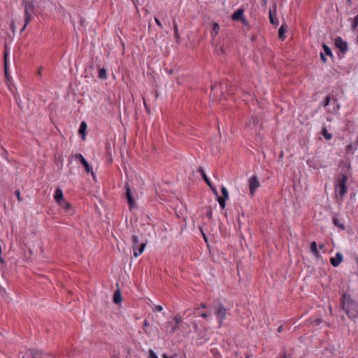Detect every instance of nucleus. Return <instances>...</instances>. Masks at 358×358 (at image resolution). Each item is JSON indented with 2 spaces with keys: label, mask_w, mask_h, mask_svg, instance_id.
Segmentation results:
<instances>
[{
  "label": "nucleus",
  "mask_w": 358,
  "mask_h": 358,
  "mask_svg": "<svg viewBox=\"0 0 358 358\" xmlns=\"http://www.w3.org/2000/svg\"><path fill=\"white\" fill-rule=\"evenodd\" d=\"M342 308L352 320L358 317V302L352 299L348 294H343Z\"/></svg>",
  "instance_id": "f257e3e1"
},
{
  "label": "nucleus",
  "mask_w": 358,
  "mask_h": 358,
  "mask_svg": "<svg viewBox=\"0 0 358 358\" xmlns=\"http://www.w3.org/2000/svg\"><path fill=\"white\" fill-rule=\"evenodd\" d=\"M22 5L24 7V24L21 29V32L23 31L27 26L29 24L33 18V14L35 11V3L32 0H24Z\"/></svg>",
  "instance_id": "f03ea898"
},
{
  "label": "nucleus",
  "mask_w": 358,
  "mask_h": 358,
  "mask_svg": "<svg viewBox=\"0 0 358 358\" xmlns=\"http://www.w3.org/2000/svg\"><path fill=\"white\" fill-rule=\"evenodd\" d=\"M347 182L348 176L345 174H341V176L336 180L335 192L339 194L341 199H343L345 194L347 193Z\"/></svg>",
  "instance_id": "7ed1b4c3"
},
{
  "label": "nucleus",
  "mask_w": 358,
  "mask_h": 358,
  "mask_svg": "<svg viewBox=\"0 0 358 358\" xmlns=\"http://www.w3.org/2000/svg\"><path fill=\"white\" fill-rule=\"evenodd\" d=\"M132 241V250L134 252V256L138 257L141 255L145 250L147 242L141 243L138 236L133 235L131 236Z\"/></svg>",
  "instance_id": "20e7f679"
},
{
  "label": "nucleus",
  "mask_w": 358,
  "mask_h": 358,
  "mask_svg": "<svg viewBox=\"0 0 358 358\" xmlns=\"http://www.w3.org/2000/svg\"><path fill=\"white\" fill-rule=\"evenodd\" d=\"M227 309L224 308L222 303L220 302L217 304V308L215 311V315L216 316V319L218 321L219 327H220L222 324V322L226 317Z\"/></svg>",
  "instance_id": "39448f33"
},
{
  "label": "nucleus",
  "mask_w": 358,
  "mask_h": 358,
  "mask_svg": "<svg viewBox=\"0 0 358 358\" xmlns=\"http://www.w3.org/2000/svg\"><path fill=\"white\" fill-rule=\"evenodd\" d=\"M260 182L258 180L257 176H252L248 180V187L250 190V194L252 196H254L257 189L260 187Z\"/></svg>",
  "instance_id": "423d86ee"
},
{
  "label": "nucleus",
  "mask_w": 358,
  "mask_h": 358,
  "mask_svg": "<svg viewBox=\"0 0 358 358\" xmlns=\"http://www.w3.org/2000/svg\"><path fill=\"white\" fill-rule=\"evenodd\" d=\"M73 157L76 159H78L80 162V163L84 166L85 171L88 173H92V176H94V173L92 171V169L90 166L89 163L87 162V160L84 158L83 155L80 153H76L73 155Z\"/></svg>",
  "instance_id": "0eeeda50"
},
{
  "label": "nucleus",
  "mask_w": 358,
  "mask_h": 358,
  "mask_svg": "<svg viewBox=\"0 0 358 358\" xmlns=\"http://www.w3.org/2000/svg\"><path fill=\"white\" fill-rule=\"evenodd\" d=\"M335 45L342 52H345L348 50L347 43L341 37H337L335 39Z\"/></svg>",
  "instance_id": "6e6552de"
},
{
  "label": "nucleus",
  "mask_w": 358,
  "mask_h": 358,
  "mask_svg": "<svg viewBox=\"0 0 358 358\" xmlns=\"http://www.w3.org/2000/svg\"><path fill=\"white\" fill-rule=\"evenodd\" d=\"M54 199L60 206H62V202H64V199L63 192L60 188L56 189L54 194Z\"/></svg>",
  "instance_id": "1a4fd4ad"
},
{
  "label": "nucleus",
  "mask_w": 358,
  "mask_h": 358,
  "mask_svg": "<svg viewBox=\"0 0 358 358\" xmlns=\"http://www.w3.org/2000/svg\"><path fill=\"white\" fill-rule=\"evenodd\" d=\"M343 259V255L341 252H336L334 257L330 258V263L333 266L336 267L341 264Z\"/></svg>",
  "instance_id": "9d476101"
},
{
  "label": "nucleus",
  "mask_w": 358,
  "mask_h": 358,
  "mask_svg": "<svg viewBox=\"0 0 358 358\" xmlns=\"http://www.w3.org/2000/svg\"><path fill=\"white\" fill-rule=\"evenodd\" d=\"M231 19L234 21L241 20L243 22H245V19L243 16V9L239 8L234 13L231 15Z\"/></svg>",
  "instance_id": "9b49d317"
},
{
  "label": "nucleus",
  "mask_w": 358,
  "mask_h": 358,
  "mask_svg": "<svg viewBox=\"0 0 358 358\" xmlns=\"http://www.w3.org/2000/svg\"><path fill=\"white\" fill-rule=\"evenodd\" d=\"M23 358H41V353L39 351L29 350L23 355Z\"/></svg>",
  "instance_id": "f8f14e48"
},
{
  "label": "nucleus",
  "mask_w": 358,
  "mask_h": 358,
  "mask_svg": "<svg viewBox=\"0 0 358 358\" xmlns=\"http://www.w3.org/2000/svg\"><path fill=\"white\" fill-rule=\"evenodd\" d=\"M125 188H126V197H127V199L128 201V203H129V205L131 208H132L134 206V201L132 198V196H131V190L128 186V185L127 184L125 185Z\"/></svg>",
  "instance_id": "ddd939ff"
},
{
  "label": "nucleus",
  "mask_w": 358,
  "mask_h": 358,
  "mask_svg": "<svg viewBox=\"0 0 358 358\" xmlns=\"http://www.w3.org/2000/svg\"><path fill=\"white\" fill-rule=\"evenodd\" d=\"M287 24L285 23L282 24V25L280 26V27L278 30V36L280 40H282V41L285 40V34L287 32Z\"/></svg>",
  "instance_id": "4468645a"
},
{
  "label": "nucleus",
  "mask_w": 358,
  "mask_h": 358,
  "mask_svg": "<svg viewBox=\"0 0 358 358\" xmlns=\"http://www.w3.org/2000/svg\"><path fill=\"white\" fill-rule=\"evenodd\" d=\"M310 250L311 252L314 255V256L317 258L320 257V253L317 248V243L315 241H313L310 244Z\"/></svg>",
  "instance_id": "2eb2a0df"
},
{
  "label": "nucleus",
  "mask_w": 358,
  "mask_h": 358,
  "mask_svg": "<svg viewBox=\"0 0 358 358\" xmlns=\"http://www.w3.org/2000/svg\"><path fill=\"white\" fill-rule=\"evenodd\" d=\"M87 127V123L85 122H81V123L80 124L78 133H79V134L82 135L83 139L85 138Z\"/></svg>",
  "instance_id": "dca6fc26"
},
{
  "label": "nucleus",
  "mask_w": 358,
  "mask_h": 358,
  "mask_svg": "<svg viewBox=\"0 0 358 358\" xmlns=\"http://www.w3.org/2000/svg\"><path fill=\"white\" fill-rule=\"evenodd\" d=\"M306 163L308 166L312 167L315 169H317L320 168V165L317 162H315V157L310 158L306 161Z\"/></svg>",
  "instance_id": "f3484780"
},
{
  "label": "nucleus",
  "mask_w": 358,
  "mask_h": 358,
  "mask_svg": "<svg viewBox=\"0 0 358 358\" xmlns=\"http://www.w3.org/2000/svg\"><path fill=\"white\" fill-rule=\"evenodd\" d=\"M269 20L270 22L273 25L278 24V20L275 13H273L271 10H269Z\"/></svg>",
  "instance_id": "a211bd4d"
},
{
  "label": "nucleus",
  "mask_w": 358,
  "mask_h": 358,
  "mask_svg": "<svg viewBox=\"0 0 358 358\" xmlns=\"http://www.w3.org/2000/svg\"><path fill=\"white\" fill-rule=\"evenodd\" d=\"M122 301V296L119 289L116 290L113 294V302L118 304Z\"/></svg>",
  "instance_id": "6ab92c4d"
},
{
  "label": "nucleus",
  "mask_w": 358,
  "mask_h": 358,
  "mask_svg": "<svg viewBox=\"0 0 358 358\" xmlns=\"http://www.w3.org/2000/svg\"><path fill=\"white\" fill-rule=\"evenodd\" d=\"M321 134L324 136V138L327 140V141H329L332 138V135L328 132L327 129L326 127H323L321 130Z\"/></svg>",
  "instance_id": "aec40b11"
},
{
  "label": "nucleus",
  "mask_w": 358,
  "mask_h": 358,
  "mask_svg": "<svg viewBox=\"0 0 358 358\" xmlns=\"http://www.w3.org/2000/svg\"><path fill=\"white\" fill-rule=\"evenodd\" d=\"M98 77L100 79L105 80L107 78V71L104 68H101L99 70Z\"/></svg>",
  "instance_id": "412c9836"
},
{
  "label": "nucleus",
  "mask_w": 358,
  "mask_h": 358,
  "mask_svg": "<svg viewBox=\"0 0 358 358\" xmlns=\"http://www.w3.org/2000/svg\"><path fill=\"white\" fill-rule=\"evenodd\" d=\"M219 29H220L219 24L217 23H216V22L213 23V31H212V36H213V37L214 36H216V35L218 34Z\"/></svg>",
  "instance_id": "4be33fe9"
},
{
  "label": "nucleus",
  "mask_w": 358,
  "mask_h": 358,
  "mask_svg": "<svg viewBox=\"0 0 358 358\" xmlns=\"http://www.w3.org/2000/svg\"><path fill=\"white\" fill-rule=\"evenodd\" d=\"M333 222L335 226L338 227L342 230L345 229V225L343 223H341L338 219L334 218L333 220Z\"/></svg>",
  "instance_id": "5701e85b"
},
{
  "label": "nucleus",
  "mask_w": 358,
  "mask_h": 358,
  "mask_svg": "<svg viewBox=\"0 0 358 358\" xmlns=\"http://www.w3.org/2000/svg\"><path fill=\"white\" fill-rule=\"evenodd\" d=\"M346 153H353L356 150V147L353 144H349L346 146Z\"/></svg>",
  "instance_id": "b1692460"
},
{
  "label": "nucleus",
  "mask_w": 358,
  "mask_h": 358,
  "mask_svg": "<svg viewBox=\"0 0 358 358\" xmlns=\"http://www.w3.org/2000/svg\"><path fill=\"white\" fill-rule=\"evenodd\" d=\"M322 48H323V50L324 52V54H325L327 55L332 56V52H331V48L329 46H327L325 44H323Z\"/></svg>",
  "instance_id": "393cba45"
},
{
  "label": "nucleus",
  "mask_w": 358,
  "mask_h": 358,
  "mask_svg": "<svg viewBox=\"0 0 358 358\" xmlns=\"http://www.w3.org/2000/svg\"><path fill=\"white\" fill-rule=\"evenodd\" d=\"M215 52L217 55H223L224 54V50L222 46H219L218 45H216Z\"/></svg>",
  "instance_id": "a878e982"
},
{
  "label": "nucleus",
  "mask_w": 358,
  "mask_h": 358,
  "mask_svg": "<svg viewBox=\"0 0 358 358\" xmlns=\"http://www.w3.org/2000/svg\"><path fill=\"white\" fill-rule=\"evenodd\" d=\"M201 171L202 177H203V180H205V182L208 184V185L210 188H212L211 183H210L209 178L207 177L206 174L204 173V171L203 170H201Z\"/></svg>",
  "instance_id": "bb28decb"
},
{
  "label": "nucleus",
  "mask_w": 358,
  "mask_h": 358,
  "mask_svg": "<svg viewBox=\"0 0 358 358\" xmlns=\"http://www.w3.org/2000/svg\"><path fill=\"white\" fill-rule=\"evenodd\" d=\"M221 192L223 196V199H227L229 198V193L227 189L225 187H222Z\"/></svg>",
  "instance_id": "cd10ccee"
},
{
  "label": "nucleus",
  "mask_w": 358,
  "mask_h": 358,
  "mask_svg": "<svg viewBox=\"0 0 358 358\" xmlns=\"http://www.w3.org/2000/svg\"><path fill=\"white\" fill-rule=\"evenodd\" d=\"M225 200L226 199H223L222 197H218L217 199L218 203L222 209L225 208Z\"/></svg>",
  "instance_id": "c85d7f7f"
},
{
  "label": "nucleus",
  "mask_w": 358,
  "mask_h": 358,
  "mask_svg": "<svg viewBox=\"0 0 358 358\" xmlns=\"http://www.w3.org/2000/svg\"><path fill=\"white\" fill-rule=\"evenodd\" d=\"M332 104H333L332 112L334 113H338V111L339 110V108H340L339 104L337 103L336 101H334Z\"/></svg>",
  "instance_id": "c756f323"
},
{
  "label": "nucleus",
  "mask_w": 358,
  "mask_h": 358,
  "mask_svg": "<svg viewBox=\"0 0 358 358\" xmlns=\"http://www.w3.org/2000/svg\"><path fill=\"white\" fill-rule=\"evenodd\" d=\"M173 29H174V36L176 38H178L179 37L178 27L177 24L175 22H173Z\"/></svg>",
  "instance_id": "7c9ffc66"
},
{
  "label": "nucleus",
  "mask_w": 358,
  "mask_h": 358,
  "mask_svg": "<svg viewBox=\"0 0 358 358\" xmlns=\"http://www.w3.org/2000/svg\"><path fill=\"white\" fill-rule=\"evenodd\" d=\"M4 62H5V75L8 78V69H7V53L4 54Z\"/></svg>",
  "instance_id": "2f4dec72"
},
{
  "label": "nucleus",
  "mask_w": 358,
  "mask_h": 358,
  "mask_svg": "<svg viewBox=\"0 0 358 358\" xmlns=\"http://www.w3.org/2000/svg\"><path fill=\"white\" fill-rule=\"evenodd\" d=\"M358 25V14L354 17L352 29H355Z\"/></svg>",
  "instance_id": "473e14b6"
},
{
  "label": "nucleus",
  "mask_w": 358,
  "mask_h": 358,
  "mask_svg": "<svg viewBox=\"0 0 358 358\" xmlns=\"http://www.w3.org/2000/svg\"><path fill=\"white\" fill-rule=\"evenodd\" d=\"M148 358H158V356L152 350H150Z\"/></svg>",
  "instance_id": "72a5a7b5"
},
{
  "label": "nucleus",
  "mask_w": 358,
  "mask_h": 358,
  "mask_svg": "<svg viewBox=\"0 0 358 358\" xmlns=\"http://www.w3.org/2000/svg\"><path fill=\"white\" fill-rule=\"evenodd\" d=\"M62 208H69L71 207V205L70 203H69L68 202H66L65 200L64 201V202H62Z\"/></svg>",
  "instance_id": "f704fd0d"
},
{
  "label": "nucleus",
  "mask_w": 358,
  "mask_h": 358,
  "mask_svg": "<svg viewBox=\"0 0 358 358\" xmlns=\"http://www.w3.org/2000/svg\"><path fill=\"white\" fill-rule=\"evenodd\" d=\"M330 102H331L330 97L329 96L326 97L325 101H324V106H327L328 105H329Z\"/></svg>",
  "instance_id": "c9c22d12"
},
{
  "label": "nucleus",
  "mask_w": 358,
  "mask_h": 358,
  "mask_svg": "<svg viewBox=\"0 0 358 358\" xmlns=\"http://www.w3.org/2000/svg\"><path fill=\"white\" fill-rule=\"evenodd\" d=\"M155 21L156 22V24L160 27V28H162V24L161 23V22L159 21V20L157 18V17H155Z\"/></svg>",
  "instance_id": "e433bc0d"
},
{
  "label": "nucleus",
  "mask_w": 358,
  "mask_h": 358,
  "mask_svg": "<svg viewBox=\"0 0 358 358\" xmlns=\"http://www.w3.org/2000/svg\"><path fill=\"white\" fill-rule=\"evenodd\" d=\"M174 320L176 322V325H178L181 322V318L178 317H175Z\"/></svg>",
  "instance_id": "4c0bfd02"
},
{
  "label": "nucleus",
  "mask_w": 358,
  "mask_h": 358,
  "mask_svg": "<svg viewBox=\"0 0 358 358\" xmlns=\"http://www.w3.org/2000/svg\"><path fill=\"white\" fill-rule=\"evenodd\" d=\"M178 325H176V324L173 326L171 329V334H174L175 331H176V329H178Z\"/></svg>",
  "instance_id": "58836bf2"
},
{
  "label": "nucleus",
  "mask_w": 358,
  "mask_h": 358,
  "mask_svg": "<svg viewBox=\"0 0 358 358\" xmlns=\"http://www.w3.org/2000/svg\"><path fill=\"white\" fill-rule=\"evenodd\" d=\"M15 194H16V196L17 197L18 201H21V198H20V191L19 190H16L15 191Z\"/></svg>",
  "instance_id": "ea45409f"
},
{
  "label": "nucleus",
  "mask_w": 358,
  "mask_h": 358,
  "mask_svg": "<svg viewBox=\"0 0 358 358\" xmlns=\"http://www.w3.org/2000/svg\"><path fill=\"white\" fill-rule=\"evenodd\" d=\"M320 57H321V59H322L324 62H325L327 61V59H326V57H325V56H324V54L323 52H321V53H320Z\"/></svg>",
  "instance_id": "a19ab883"
},
{
  "label": "nucleus",
  "mask_w": 358,
  "mask_h": 358,
  "mask_svg": "<svg viewBox=\"0 0 358 358\" xmlns=\"http://www.w3.org/2000/svg\"><path fill=\"white\" fill-rule=\"evenodd\" d=\"M155 309H156V310H157V311L160 312V311H162V310L163 308H162V306H157L155 307Z\"/></svg>",
  "instance_id": "79ce46f5"
},
{
  "label": "nucleus",
  "mask_w": 358,
  "mask_h": 358,
  "mask_svg": "<svg viewBox=\"0 0 358 358\" xmlns=\"http://www.w3.org/2000/svg\"><path fill=\"white\" fill-rule=\"evenodd\" d=\"M208 316V313H203L201 314V317L203 318H206Z\"/></svg>",
  "instance_id": "37998d69"
},
{
  "label": "nucleus",
  "mask_w": 358,
  "mask_h": 358,
  "mask_svg": "<svg viewBox=\"0 0 358 358\" xmlns=\"http://www.w3.org/2000/svg\"><path fill=\"white\" fill-rule=\"evenodd\" d=\"M10 29L13 31H15V24L13 22H12L10 24Z\"/></svg>",
  "instance_id": "c03bdc74"
},
{
  "label": "nucleus",
  "mask_w": 358,
  "mask_h": 358,
  "mask_svg": "<svg viewBox=\"0 0 358 358\" xmlns=\"http://www.w3.org/2000/svg\"><path fill=\"white\" fill-rule=\"evenodd\" d=\"M149 325V323L147 320L144 321V326L148 327Z\"/></svg>",
  "instance_id": "a18cd8bd"
},
{
  "label": "nucleus",
  "mask_w": 358,
  "mask_h": 358,
  "mask_svg": "<svg viewBox=\"0 0 358 358\" xmlns=\"http://www.w3.org/2000/svg\"><path fill=\"white\" fill-rule=\"evenodd\" d=\"M201 307L202 308H206V305L205 303H201Z\"/></svg>",
  "instance_id": "49530a36"
},
{
  "label": "nucleus",
  "mask_w": 358,
  "mask_h": 358,
  "mask_svg": "<svg viewBox=\"0 0 358 358\" xmlns=\"http://www.w3.org/2000/svg\"><path fill=\"white\" fill-rule=\"evenodd\" d=\"M216 88V86L211 87V90L213 91Z\"/></svg>",
  "instance_id": "de8ad7c7"
},
{
  "label": "nucleus",
  "mask_w": 358,
  "mask_h": 358,
  "mask_svg": "<svg viewBox=\"0 0 358 358\" xmlns=\"http://www.w3.org/2000/svg\"><path fill=\"white\" fill-rule=\"evenodd\" d=\"M281 329H282V327H279V328H278V331H279V332H280V331H281Z\"/></svg>",
  "instance_id": "09e8293b"
},
{
  "label": "nucleus",
  "mask_w": 358,
  "mask_h": 358,
  "mask_svg": "<svg viewBox=\"0 0 358 358\" xmlns=\"http://www.w3.org/2000/svg\"><path fill=\"white\" fill-rule=\"evenodd\" d=\"M323 248V245H320V248L322 249Z\"/></svg>",
  "instance_id": "8fccbe9b"
},
{
  "label": "nucleus",
  "mask_w": 358,
  "mask_h": 358,
  "mask_svg": "<svg viewBox=\"0 0 358 358\" xmlns=\"http://www.w3.org/2000/svg\"><path fill=\"white\" fill-rule=\"evenodd\" d=\"M283 358H285V357H283Z\"/></svg>",
  "instance_id": "3c124183"
}]
</instances>
